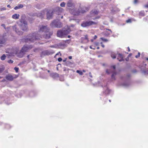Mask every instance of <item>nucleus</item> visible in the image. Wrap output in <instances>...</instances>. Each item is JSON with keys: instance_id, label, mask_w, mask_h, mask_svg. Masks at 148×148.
<instances>
[{"instance_id": "1", "label": "nucleus", "mask_w": 148, "mask_h": 148, "mask_svg": "<svg viewBox=\"0 0 148 148\" xmlns=\"http://www.w3.org/2000/svg\"><path fill=\"white\" fill-rule=\"evenodd\" d=\"M19 28H21L23 31H26L27 29L26 22L23 20L21 19L17 24L13 26V30L18 34L20 35L23 34V32L19 30Z\"/></svg>"}, {"instance_id": "61", "label": "nucleus", "mask_w": 148, "mask_h": 148, "mask_svg": "<svg viewBox=\"0 0 148 148\" xmlns=\"http://www.w3.org/2000/svg\"><path fill=\"white\" fill-rule=\"evenodd\" d=\"M12 0H10V1H12Z\"/></svg>"}, {"instance_id": "50", "label": "nucleus", "mask_w": 148, "mask_h": 148, "mask_svg": "<svg viewBox=\"0 0 148 148\" xmlns=\"http://www.w3.org/2000/svg\"><path fill=\"white\" fill-rule=\"evenodd\" d=\"M113 75H112V78H113Z\"/></svg>"}, {"instance_id": "3", "label": "nucleus", "mask_w": 148, "mask_h": 148, "mask_svg": "<svg viewBox=\"0 0 148 148\" xmlns=\"http://www.w3.org/2000/svg\"><path fill=\"white\" fill-rule=\"evenodd\" d=\"M32 48L31 46H24L22 48V49L20 52L19 55H17V56L20 57H22L24 53L26 52L27 50Z\"/></svg>"}, {"instance_id": "18", "label": "nucleus", "mask_w": 148, "mask_h": 148, "mask_svg": "<svg viewBox=\"0 0 148 148\" xmlns=\"http://www.w3.org/2000/svg\"><path fill=\"white\" fill-rule=\"evenodd\" d=\"M56 10L57 11H58L59 12H62L63 11L62 9L59 7H57L56 8Z\"/></svg>"}, {"instance_id": "49", "label": "nucleus", "mask_w": 148, "mask_h": 148, "mask_svg": "<svg viewBox=\"0 0 148 148\" xmlns=\"http://www.w3.org/2000/svg\"><path fill=\"white\" fill-rule=\"evenodd\" d=\"M68 38H70V36H69H69H68Z\"/></svg>"}, {"instance_id": "6", "label": "nucleus", "mask_w": 148, "mask_h": 148, "mask_svg": "<svg viewBox=\"0 0 148 148\" xmlns=\"http://www.w3.org/2000/svg\"><path fill=\"white\" fill-rule=\"evenodd\" d=\"M97 23V22L88 21L83 23L81 25L83 27H85L92 25L96 24Z\"/></svg>"}, {"instance_id": "21", "label": "nucleus", "mask_w": 148, "mask_h": 148, "mask_svg": "<svg viewBox=\"0 0 148 148\" xmlns=\"http://www.w3.org/2000/svg\"><path fill=\"white\" fill-rule=\"evenodd\" d=\"M65 2H63L60 3V6L62 7H64L65 6Z\"/></svg>"}, {"instance_id": "8", "label": "nucleus", "mask_w": 148, "mask_h": 148, "mask_svg": "<svg viewBox=\"0 0 148 148\" xmlns=\"http://www.w3.org/2000/svg\"><path fill=\"white\" fill-rule=\"evenodd\" d=\"M53 13L51 11H49L47 12V18L49 19L51 18L52 16Z\"/></svg>"}, {"instance_id": "55", "label": "nucleus", "mask_w": 148, "mask_h": 148, "mask_svg": "<svg viewBox=\"0 0 148 148\" xmlns=\"http://www.w3.org/2000/svg\"><path fill=\"white\" fill-rule=\"evenodd\" d=\"M63 18V16H62V17H61V18Z\"/></svg>"}, {"instance_id": "54", "label": "nucleus", "mask_w": 148, "mask_h": 148, "mask_svg": "<svg viewBox=\"0 0 148 148\" xmlns=\"http://www.w3.org/2000/svg\"><path fill=\"white\" fill-rule=\"evenodd\" d=\"M2 78V77L0 76V79Z\"/></svg>"}, {"instance_id": "19", "label": "nucleus", "mask_w": 148, "mask_h": 148, "mask_svg": "<svg viewBox=\"0 0 148 148\" xmlns=\"http://www.w3.org/2000/svg\"><path fill=\"white\" fill-rule=\"evenodd\" d=\"M6 57V56H5V55L4 54H3L1 57V59L2 60H4L5 59Z\"/></svg>"}, {"instance_id": "41", "label": "nucleus", "mask_w": 148, "mask_h": 148, "mask_svg": "<svg viewBox=\"0 0 148 148\" xmlns=\"http://www.w3.org/2000/svg\"><path fill=\"white\" fill-rule=\"evenodd\" d=\"M82 72H84V73H85L86 72V71L84 70H83Z\"/></svg>"}, {"instance_id": "9", "label": "nucleus", "mask_w": 148, "mask_h": 148, "mask_svg": "<svg viewBox=\"0 0 148 148\" xmlns=\"http://www.w3.org/2000/svg\"><path fill=\"white\" fill-rule=\"evenodd\" d=\"M20 15L18 14H15L12 16V18L14 19H17L19 18Z\"/></svg>"}, {"instance_id": "17", "label": "nucleus", "mask_w": 148, "mask_h": 148, "mask_svg": "<svg viewBox=\"0 0 148 148\" xmlns=\"http://www.w3.org/2000/svg\"><path fill=\"white\" fill-rule=\"evenodd\" d=\"M5 40L4 38H3L1 36L0 37V44H3L4 43Z\"/></svg>"}, {"instance_id": "40", "label": "nucleus", "mask_w": 148, "mask_h": 148, "mask_svg": "<svg viewBox=\"0 0 148 148\" xmlns=\"http://www.w3.org/2000/svg\"><path fill=\"white\" fill-rule=\"evenodd\" d=\"M2 72V70L0 68V73Z\"/></svg>"}, {"instance_id": "46", "label": "nucleus", "mask_w": 148, "mask_h": 148, "mask_svg": "<svg viewBox=\"0 0 148 148\" xmlns=\"http://www.w3.org/2000/svg\"><path fill=\"white\" fill-rule=\"evenodd\" d=\"M90 48L91 49H93L91 46L90 47Z\"/></svg>"}, {"instance_id": "27", "label": "nucleus", "mask_w": 148, "mask_h": 148, "mask_svg": "<svg viewBox=\"0 0 148 148\" xmlns=\"http://www.w3.org/2000/svg\"><path fill=\"white\" fill-rule=\"evenodd\" d=\"M140 53L138 52V55H137L136 56H135V57L136 58H137L140 56Z\"/></svg>"}, {"instance_id": "7", "label": "nucleus", "mask_w": 148, "mask_h": 148, "mask_svg": "<svg viewBox=\"0 0 148 148\" xmlns=\"http://www.w3.org/2000/svg\"><path fill=\"white\" fill-rule=\"evenodd\" d=\"M70 13H71L72 14L76 15H77L78 14H79V13H80V12L82 13H84V12H86V11L84 10H82L81 12H76V10L75 9H73L71 10H70Z\"/></svg>"}, {"instance_id": "48", "label": "nucleus", "mask_w": 148, "mask_h": 148, "mask_svg": "<svg viewBox=\"0 0 148 148\" xmlns=\"http://www.w3.org/2000/svg\"><path fill=\"white\" fill-rule=\"evenodd\" d=\"M91 41L92 42H93V39H91Z\"/></svg>"}, {"instance_id": "10", "label": "nucleus", "mask_w": 148, "mask_h": 148, "mask_svg": "<svg viewBox=\"0 0 148 148\" xmlns=\"http://www.w3.org/2000/svg\"><path fill=\"white\" fill-rule=\"evenodd\" d=\"M67 5L69 7H73L74 4L71 0H69L67 3Z\"/></svg>"}, {"instance_id": "43", "label": "nucleus", "mask_w": 148, "mask_h": 148, "mask_svg": "<svg viewBox=\"0 0 148 148\" xmlns=\"http://www.w3.org/2000/svg\"><path fill=\"white\" fill-rule=\"evenodd\" d=\"M95 44L96 45H98V43H95Z\"/></svg>"}, {"instance_id": "38", "label": "nucleus", "mask_w": 148, "mask_h": 148, "mask_svg": "<svg viewBox=\"0 0 148 148\" xmlns=\"http://www.w3.org/2000/svg\"><path fill=\"white\" fill-rule=\"evenodd\" d=\"M5 81V79H3L1 81V82H4Z\"/></svg>"}, {"instance_id": "53", "label": "nucleus", "mask_w": 148, "mask_h": 148, "mask_svg": "<svg viewBox=\"0 0 148 148\" xmlns=\"http://www.w3.org/2000/svg\"><path fill=\"white\" fill-rule=\"evenodd\" d=\"M99 49V47H97V49Z\"/></svg>"}, {"instance_id": "33", "label": "nucleus", "mask_w": 148, "mask_h": 148, "mask_svg": "<svg viewBox=\"0 0 148 148\" xmlns=\"http://www.w3.org/2000/svg\"><path fill=\"white\" fill-rule=\"evenodd\" d=\"M101 45L102 47L103 48H104V45L102 44V42H101Z\"/></svg>"}, {"instance_id": "62", "label": "nucleus", "mask_w": 148, "mask_h": 148, "mask_svg": "<svg viewBox=\"0 0 148 148\" xmlns=\"http://www.w3.org/2000/svg\"><path fill=\"white\" fill-rule=\"evenodd\" d=\"M13 55V56H14V54H13V55Z\"/></svg>"}, {"instance_id": "39", "label": "nucleus", "mask_w": 148, "mask_h": 148, "mask_svg": "<svg viewBox=\"0 0 148 148\" xmlns=\"http://www.w3.org/2000/svg\"><path fill=\"white\" fill-rule=\"evenodd\" d=\"M128 51H130V49L129 48V47H128Z\"/></svg>"}, {"instance_id": "34", "label": "nucleus", "mask_w": 148, "mask_h": 148, "mask_svg": "<svg viewBox=\"0 0 148 148\" xmlns=\"http://www.w3.org/2000/svg\"><path fill=\"white\" fill-rule=\"evenodd\" d=\"M97 36L95 35V36H94V39H96V38H97Z\"/></svg>"}, {"instance_id": "20", "label": "nucleus", "mask_w": 148, "mask_h": 148, "mask_svg": "<svg viewBox=\"0 0 148 148\" xmlns=\"http://www.w3.org/2000/svg\"><path fill=\"white\" fill-rule=\"evenodd\" d=\"M77 73H79L80 75H82L83 74V72L79 70H77L76 71Z\"/></svg>"}, {"instance_id": "23", "label": "nucleus", "mask_w": 148, "mask_h": 148, "mask_svg": "<svg viewBox=\"0 0 148 148\" xmlns=\"http://www.w3.org/2000/svg\"><path fill=\"white\" fill-rule=\"evenodd\" d=\"M100 39L101 40H102L103 41L105 42H107L108 41V40L107 39L104 38H101Z\"/></svg>"}, {"instance_id": "60", "label": "nucleus", "mask_w": 148, "mask_h": 148, "mask_svg": "<svg viewBox=\"0 0 148 148\" xmlns=\"http://www.w3.org/2000/svg\"><path fill=\"white\" fill-rule=\"evenodd\" d=\"M15 54H16V53H15Z\"/></svg>"}, {"instance_id": "28", "label": "nucleus", "mask_w": 148, "mask_h": 148, "mask_svg": "<svg viewBox=\"0 0 148 148\" xmlns=\"http://www.w3.org/2000/svg\"><path fill=\"white\" fill-rule=\"evenodd\" d=\"M6 10V9L5 7H3V8H1V11H3V10Z\"/></svg>"}, {"instance_id": "29", "label": "nucleus", "mask_w": 148, "mask_h": 148, "mask_svg": "<svg viewBox=\"0 0 148 148\" xmlns=\"http://www.w3.org/2000/svg\"><path fill=\"white\" fill-rule=\"evenodd\" d=\"M126 22L127 23H131V19H129L127 20Z\"/></svg>"}, {"instance_id": "44", "label": "nucleus", "mask_w": 148, "mask_h": 148, "mask_svg": "<svg viewBox=\"0 0 148 148\" xmlns=\"http://www.w3.org/2000/svg\"><path fill=\"white\" fill-rule=\"evenodd\" d=\"M2 26L4 27H5V25L4 24H2Z\"/></svg>"}, {"instance_id": "11", "label": "nucleus", "mask_w": 148, "mask_h": 148, "mask_svg": "<svg viewBox=\"0 0 148 148\" xmlns=\"http://www.w3.org/2000/svg\"><path fill=\"white\" fill-rule=\"evenodd\" d=\"M117 59L119 61L121 62L123 60L122 55L120 54H119L117 57Z\"/></svg>"}, {"instance_id": "45", "label": "nucleus", "mask_w": 148, "mask_h": 148, "mask_svg": "<svg viewBox=\"0 0 148 148\" xmlns=\"http://www.w3.org/2000/svg\"><path fill=\"white\" fill-rule=\"evenodd\" d=\"M113 69H115V66H113Z\"/></svg>"}, {"instance_id": "5", "label": "nucleus", "mask_w": 148, "mask_h": 148, "mask_svg": "<svg viewBox=\"0 0 148 148\" xmlns=\"http://www.w3.org/2000/svg\"><path fill=\"white\" fill-rule=\"evenodd\" d=\"M51 25L52 27L60 28L62 26V24L58 20H55L51 23Z\"/></svg>"}, {"instance_id": "51", "label": "nucleus", "mask_w": 148, "mask_h": 148, "mask_svg": "<svg viewBox=\"0 0 148 148\" xmlns=\"http://www.w3.org/2000/svg\"><path fill=\"white\" fill-rule=\"evenodd\" d=\"M29 55H28L27 56V57L28 58H29Z\"/></svg>"}, {"instance_id": "58", "label": "nucleus", "mask_w": 148, "mask_h": 148, "mask_svg": "<svg viewBox=\"0 0 148 148\" xmlns=\"http://www.w3.org/2000/svg\"><path fill=\"white\" fill-rule=\"evenodd\" d=\"M106 72L107 73H108V71H106Z\"/></svg>"}, {"instance_id": "14", "label": "nucleus", "mask_w": 148, "mask_h": 148, "mask_svg": "<svg viewBox=\"0 0 148 148\" xmlns=\"http://www.w3.org/2000/svg\"><path fill=\"white\" fill-rule=\"evenodd\" d=\"M6 78L7 80L10 81L12 80L13 79L12 76L10 75H7L6 76Z\"/></svg>"}, {"instance_id": "47", "label": "nucleus", "mask_w": 148, "mask_h": 148, "mask_svg": "<svg viewBox=\"0 0 148 148\" xmlns=\"http://www.w3.org/2000/svg\"><path fill=\"white\" fill-rule=\"evenodd\" d=\"M132 55V54H130L129 55V56H130Z\"/></svg>"}, {"instance_id": "15", "label": "nucleus", "mask_w": 148, "mask_h": 148, "mask_svg": "<svg viewBox=\"0 0 148 148\" xmlns=\"http://www.w3.org/2000/svg\"><path fill=\"white\" fill-rule=\"evenodd\" d=\"M30 37H31L32 38H29V40L32 41H34V40L36 39H39L40 38H36V36L34 35H33L32 36H31Z\"/></svg>"}, {"instance_id": "59", "label": "nucleus", "mask_w": 148, "mask_h": 148, "mask_svg": "<svg viewBox=\"0 0 148 148\" xmlns=\"http://www.w3.org/2000/svg\"><path fill=\"white\" fill-rule=\"evenodd\" d=\"M110 102V100H109Z\"/></svg>"}, {"instance_id": "36", "label": "nucleus", "mask_w": 148, "mask_h": 148, "mask_svg": "<svg viewBox=\"0 0 148 148\" xmlns=\"http://www.w3.org/2000/svg\"><path fill=\"white\" fill-rule=\"evenodd\" d=\"M60 53V52H59L58 53H57L56 56H56L58 55H59V53Z\"/></svg>"}, {"instance_id": "52", "label": "nucleus", "mask_w": 148, "mask_h": 148, "mask_svg": "<svg viewBox=\"0 0 148 148\" xmlns=\"http://www.w3.org/2000/svg\"><path fill=\"white\" fill-rule=\"evenodd\" d=\"M66 61V60H63V62H64Z\"/></svg>"}, {"instance_id": "13", "label": "nucleus", "mask_w": 148, "mask_h": 148, "mask_svg": "<svg viewBox=\"0 0 148 148\" xmlns=\"http://www.w3.org/2000/svg\"><path fill=\"white\" fill-rule=\"evenodd\" d=\"M23 7V5L21 4H18L17 6L15 7L14 9L15 10H18L19 9L22 8Z\"/></svg>"}, {"instance_id": "37", "label": "nucleus", "mask_w": 148, "mask_h": 148, "mask_svg": "<svg viewBox=\"0 0 148 148\" xmlns=\"http://www.w3.org/2000/svg\"><path fill=\"white\" fill-rule=\"evenodd\" d=\"M7 7H9V8H10L11 7V6H10V5H7Z\"/></svg>"}, {"instance_id": "22", "label": "nucleus", "mask_w": 148, "mask_h": 148, "mask_svg": "<svg viewBox=\"0 0 148 148\" xmlns=\"http://www.w3.org/2000/svg\"><path fill=\"white\" fill-rule=\"evenodd\" d=\"M111 56L112 58L113 59L115 58H116V56H115V54L114 53H112L111 55Z\"/></svg>"}, {"instance_id": "24", "label": "nucleus", "mask_w": 148, "mask_h": 148, "mask_svg": "<svg viewBox=\"0 0 148 148\" xmlns=\"http://www.w3.org/2000/svg\"><path fill=\"white\" fill-rule=\"evenodd\" d=\"M92 12L94 14H98V11L96 10H94V11H92Z\"/></svg>"}, {"instance_id": "4", "label": "nucleus", "mask_w": 148, "mask_h": 148, "mask_svg": "<svg viewBox=\"0 0 148 148\" xmlns=\"http://www.w3.org/2000/svg\"><path fill=\"white\" fill-rule=\"evenodd\" d=\"M70 31H67L66 30H59L57 32V36L59 37H64L65 35L69 33Z\"/></svg>"}, {"instance_id": "56", "label": "nucleus", "mask_w": 148, "mask_h": 148, "mask_svg": "<svg viewBox=\"0 0 148 148\" xmlns=\"http://www.w3.org/2000/svg\"><path fill=\"white\" fill-rule=\"evenodd\" d=\"M146 60H148V58H146Z\"/></svg>"}, {"instance_id": "30", "label": "nucleus", "mask_w": 148, "mask_h": 148, "mask_svg": "<svg viewBox=\"0 0 148 148\" xmlns=\"http://www.w3.org/2000/svg\"><path fill=\"white\" fill-rule=\"evenodd\" d=\"M8 62L10 63H12L13 62V61L11 60H10L8 61Z\"/></svg>"}, {"instance_id": "12", "label": "nucleus", "mask_w": 148, "mask_h": 148, "mask_svg": "<svg viewBox=\"0 0 148 148\" xmlns=\"http://www.w3.org/2000/svg\"><path fill=\"white\" fill-rule=\"evenodd\" d=\"M82 40H85V41L83 42L84 43L87 42L88 41V36L87 35H86L84 37L82 38Z\"/></svg>"}, {"instance_id": "32", "label": "nucleus", "mask_w": 148, "mask_h": 148, "mask_svg": "<svg viewBox=\"0 0 148 148\" xmlns=\"http://www.w3.org/2000/svg\"><path fill=\"white\" fill-rule=\"evenodd\" d=\"M62 58H59L58 59V60L59 62H60V61H62Z\"/></svg>"}, {"instance_id": "42", "label": "nucleus", "mask_w": 148, "mask_h": 148, "mask_svg": "<svg viewBox=\"0 0 148 148\" xmlns=\"http://www.w3.org/2000/svg\"><path fill=\"white\" fill-rule=\"evenodd\" d=\"M145 7H148V4L145 6Z\"/></svg>"}, {"instance_id": "57", "label": "nucleus", "mask_w": 148, "mask_h": 148, "mask_svg": "<svg viewBox=\"0 0 148 148\" xmlns=\"http://www.w3.org/2000/svg\"><path fill=\"white\" fill-rule=\"evenodd\" d=\"M48 72H50V71H49V70H48Z\"/></svg>"}, {"instance_id": "35", "label": "nucleus", "mask_w": 148, "mask_h": 148, "mask_svg": "<svg viewBox=\"0 0 148 148\" xmlns=\"http://www.w3.org/2000/svg\"><path fill=\"white\" fill-rule=\"evenodd\" d=\"M69 59H72V57L71 56H69Z\"/></svg>"}, {"instance_id": "25", "label": "nucleus", "mask_w": 148, "mask_h": 148, "mask_svg": "<svg viewBox=\"0 0 148 148\" xmlns=\"http://www.w3.org/2000/svg\"><path fill=\"white\" fill-rule=\"evenodd\" d=\"M56 75V76H58V75L57 73H53L51 74V75L52 77H53V76L54 75Z\"/></svg>"}, {"instance_id": "16", "label": "nucleus", "mask_w": 148, "mask_h": 148, "mask_svg": "<svg viewBox=\"0 0 148 148\" xmlns=\"http://www.w3.org/2000/svg\"><path fill=\"white\" fill-rule=\"evenodd\" d=\"M112 33V31L110 29H106V31L105 34L106 36H108L109 35L111 34Z\"/></svg>"}, {"instance_id": "31", "label": "nucleus", "mask_w": 148, "mask_h": 148, "mask_svg": "<svg viewBox=\"0 0 148 148\" xmlns=\"http://www.w3.org/2000/svg\"><path fill=\"white\" fill-rule=\"evenodd\" d=\"M138 2V0H134V3L136 4Z\"/></svg>"}, {"instance_id": "2", "label": "nucleus", "mask_w": 148, "mask_h": 148, "mask_svg": "<svg viewBox=\"0 0 148 148\" xmlns=\"http://www.w3.org/2000/svg\"><path fill=\"white\" fill-rule=\"evenodd\" d=\"M38 33V35H41V38H42V36L45 38H49L50 37L49 29L47 26H40Z\"/></svg>"}, {"instance_id": "26", "label": "nucleus", "mask_w": 148, "mask_h": 148, "mask_svg": "<svg viewBox=\"0 0 148 148\" xmlns=\"http://www.w3.org/2000/svg\"><path fill=\"white\" fill-rule=\"evenodd\" d=\"M18 68H17L16 67H15V68H14V70H15V71L16 72H18Z\"/></svg>"}]
</instances>
